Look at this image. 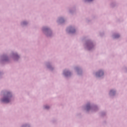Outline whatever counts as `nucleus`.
<instances>
[{"mask_svg": "<svg viewBox=\"0 0 127 127\" xmlns=\"http://www.w3.org/2000/svg\"><path fill=\"white\" fill-rule=\"evenodd\" d=\"M118 37H120V35H118L115 36V38H118Z\"/></svg>", "mask_w": 127, "mask_h": 127, "instance_id": "obj_5", "label": "nucleus"}, {"mask_svg": "<svg viewBox=\"0 0 127 127\" xmlns=\"http://www.w3.org/2000/svg\"><path fill=\"white\" fill-rule=\"evenodd\" d=\"M70 32H71V33H73L75 32V30L73 29V31L72 30H70Z\"/></svg>", "mask_w": 127, "mask_h": 127, "instance_id": "obj_4", "label": "nucleus"}, {"mask_svg": "<svg viewBox=\"0 0 127 127\" xmlns=\"http://www.w3.org/2000/svg\"><path fill=\"white\" fill-rule=\"evenodd\" d=\"M97 77H101V76H103L104 75V72L102 70H100L98 72L96 73Z\"/></svg>", "mask_w": 127, "mask_h": 127, "instance_id": "obj_2", "label": "nucleus"}, {"mask_svg": "<svg viewBox=\"0 0 127 127\" xmlns=\"http://www.w3.org/2000/svg\"><path fill=\"white\" fill-rule=\"evenodd\" d=\"M110 93H111V94H112V93H113V90H111V91H110Z\"/></svg>", "mask_w": 127, "mask_h": 127, "instance_id": "obj_8", "label": "nucleus"}, {"mask_svg": "<svg viewBox=\"0 0 127 127\" xmlns=\"http://www.w3.org/2000/svg\"><path fill=\"white\" fill-rule=\"evenodd\" d=\"M86 108H87V110H89L90 109V105H87L86 106Z\"/></svg>", "mask_w": 127, "mask_h": 127, "instance_id": "obj_3", "label": "nucleus"}, {"mask_svg": "<svg viewBox=\"0 0 127 127\" xmlns=\"http://www.w3.org/2000/svg\"><path fill=\"white\" fill-rule=\"evenodd\" d=\"M11 96V94L10 92H7L6 96L2 100V102L3 103H9V101H10V97Z\"/></svg>", "mask_w": 127, "mask_h": 127, "instance_id": "obj_1", "label": "nucleus"}, {"mask_svg": "<svg viewBox=\"0 0 127 127\" xmlns=\"http://www.w3.org/2000/svg\"><path fill=\"white\" fill-rule=\"evenodd\" d=\"M49 108V106H45V109H48Z\"/></svg>", "mask_w": 127, "mask_h": 127, "instance_id": "obj_6", "label": "nucleus"}, {"mask_svg": "<svg viewBox=\"0 0 127 127\" xmlns=\"http://www.w3.org/2000/svg\"><path fill=\"white\" fill-rule=\"evenodd\" d=\"M23 24H25V23H23Z\"/></svg>", "mask_w": 127, "mask_h": 127, "instance_id": "obj_9", "label": "nucleus"}, {"mask_svg": "<svg viewBox=\"0 0 127 127\" xmlns=\"http://www.w3.org/2000/svg\"><path fill=\"white\" fill-rule=\"evenodd\" d=\"M93 0H87L88 1H92Z\"/></svg>", "mask_w": 127, "mask_h": 127, "instance_id": "obj_7", "label": "nucleus"}]
</instances>
